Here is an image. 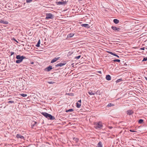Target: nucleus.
Segmentation results:
<instances>
[{"mask_svg":"<svg viewBox=\"0 0 147 147\" xmlns=\"http://www.w3.org/2000/svg\"><path fill=\"white\" fill-rule=\"evenodd\" d=\"M41 114L48 120H53L55 119V117L45 112H42Z\"/></svg>","mask_w":147,"mask_h":147,"instance_id":"1","label":"nucleus"},{"mask_svg":"<svg viewBox=\"0 0 147 147\" xmlns=\"http://www.w3.org/2000/svg\"><path fill=\"white\" fill-rule=\"evenodd\" d=\"M16 58L18 59L16 60V62L17 63H20L24 59L26 58V57L24 56H21L19 55H17Z\"/></svg>","mask_w":147,"mask_h":147,"instance_id":"2","label":"nucleus"},{"mask_svg":"<svg viewBox=\"0 0 147 147\" xmlns=\"http://www.w3.org/2000/svg\"><path fill=\"white\" fill-rule=\"evenodd\" d=\"M111 28L114 30V32H121L122 30V28L114 26H111Z\"/></svg>","mask_w":147,"mask_h":147,"instance_id":"3","label":"nucleus"},{"mask_svg":"<svg viewBox=\"0 0 147 147\" xmlns=\"http://www.w3.org/2000/svg\"><path fill=\"white\" fill-rule=\"evenodd\" d=\"M67 1H63V0H61L59 1H58L57 0V1L56 2V3L57 5H64L67 4Z\"/></svg>","mask_w":147,"mask_h":147,"instance_id":"4","label":"nucleus"},{"mask_svg":"<svg viewBox=\"0 0 147 147\" xmlns=\"http://www.w3.org/2000/svg\"><path fill=\"white\" fill-rule=\"evenodd\" d=\"M103 125L102 122L99 121L98 123L95 124V127L97 129H100L101 128Z\"/></svg>","mask_w":147,"mask_h":147,"instance_id":"5","label":"nucleus"},{"mask_svg":"<svg viewBox=\"0 0 147 147\" xmlns=\"http://www.w3.org/2000/svg\"><path fill=\"white\" fill-rule=\"evenodd\" d=\"M53 16L52 14L51 13H47L46 14V17L45 19H53Z\"/></svg>","mask_w":147,"mask_h":147,"instance_id":"6","label":"nucleus"},{"mask_svg":"<svg viewBox=\"0 0 147 147\" xmlns=\"http://www.w3.org/2000/svg\"><path fill=\"white\" fill-rule=\"evenodd\" d=\"M66 63L65 61H63V62H61L58 63V64L56 65V67H58L59 66L61 67Z\"/></svg>","mask_w":147,"mask_h":147,"instance_id":"7","label":"nucleus"},{"mask_svg":"<svg viewBox=\"0 0 147 147\" xmlns=\"http://www.w3.org/2000/svg\"><path fill=\"white\" fill-rule=\"evenodd\" d=\"M52 68H52V66H49V67L45 68V70L47 71H51Z\"/></svg>","mask_w":147,"mask_h":147,"instance_id":"8","label":"nucleus"},{"mask_svg":"<svg viewBox=\"0 0 147 147\" xmlns=\"http://www.w3.org/2000/svg\"><path fill=\"white\" fill-rule=\"evenodd\" d=\"M134 113V111L132 110H129L127 111V114L129 115H131Z\"/></svg>","mask_w":147,"mask_h":147,"instance_id":"9","label":"nucleus"},{"mask_svg":"<svg viewBox=\"0 0 147 147\" xmlns=\"http://www.w3.org/2000/svg\"><path fill=\"white\" fill-rule=\"evenodd\" d=\"M97 93V92H87V93H86V94L88 97H89V95H94L95 94H98Z\"/></svg>","mask_w":147,"mask_h":147,"instance_id":"10","label":"nucleus"},{"mask_svg":"<svg viewBox=\"0 0 147 147\" xmlns=\"http://www.w3.org/2000/svg\"><path fill=\"white\" fill-rule=\"evenodd\" d=\"M16 137L18 138H20L21 139H24V137L23 136L19 134H17L16 135Z\"/></svg>","mask_w":147,"mask_h":147,"instance_id":"11","label":"nucleus"},{"mask_svg":"<svg viewBox=\"0 0 147 147\" xmlns=\"http://www.w3.org/2000/svg\"><path fill=\"white\" fill-rule=\"evenodd\" d=\"M81 26L82 27L86 28H89L90 27L89 25L88 24H82L81 25Z\"/></svg>","mask_w":147,"mask_h":147,"instance_id":"12","label":"nucleus"},{"mask_svg":"<svg viewBox=\"0 0 147 147\" xmlns=\"http://www.w3.org/2000/svg\"><path fill=\"white\" fill-rule=\"evenodd\" d=\"M108 53H109L110 54H111V55H114V56H116L117 57L119 58V56L118 55H116V54H115V53H114L113 52H110V51H108Z\"/></svg>","mask_w":147,"mask_h":147,"instance_id":"13","label":"nucleus"},{"mask_svg":"<svg viewBox=\"0 0 147 147\" xmlns=\"http://www.w3.org/2000/svg\"><path fill=\"white\" fill-rule=\"evenodd\" d=\"M1 22L3 24H8V22L7 21H5L3 20H1Z\"/></svg>","mask_w":147,"mask_h":147,"instance_id":"14","label":"nucleus"},{"mask_svg":"<svg viewBox=\"0 0 147 147\" xmlns=\"http://www.w3.org/2000/svg\"><path fill=\"white\" fill-rule=\"evenodd\" d=\"M106 78L107 80H111V76L109 75H107L106 76Z\"/></svg>","mask_w":147,"mask_h":147,"instance_id":"15","label":"nucleus"},{"mask_svg":"<svg viewBox=\"0 0 147 147\" xmlns=\"http://www.w3.org/2000/svg\"><path fill=\"white\" fill-rule=\"evenodd\" d=\"M113 22L116 24H118L119 22V20L117 19H114L113 20Z\"/></svg>","mask_w":147,"mask_h":147,"instance_id":"16","label":"nucleus"},{"mask_svg":"<svg viewBox=\"0 0 147 147\" xmlns=\"http://www.w3.org/2000/svg\"><path fill=\"white\" fill-rule=\"evenodd\" d=\"M74 34L70 33L67 35V36L68 38H71L74 36Z\"/></svg>","mask_w":147,"mask_h":147,"instance_id":"17","label":"nucleus"},{"mask_svg":"<svg viewBox=\"0 0 147 147\" xmlns=\"http://www.w3.org/2000/svg\"><path fill=\"white\" fill-rule=\"evenodd\" d=\"M97 147H102V145L101 142H99L98 144Z\"/></svg>","mask_w":147,"mask_h":147,"instance_id":"18","label":"nucleus"},{"mask_svg":"<svg viewBox=\"0 0 147 147\" xmlns=\"http://www.w3.org/2000/svg\"><path fill=\"white\" fill-rule=\"evenodd\" d=\"M65 95H68L69 96H73L74 95V94L73 93H66L65 94Z\"/></svg>","mask_w":147,"mask_h":147,"instance_id":"19","label":"nucleus"},{"mask_svg":"<svg viewBox=\"0 0 147 147\" xmlns=\"http://www.w3.org/2000/svg\"><path fill=\"white\" fill-rule=\"evenodd\" d=\"M76 107L78 108H79L81 106V104L80 103H79L78 102H77L76 103Z\"/></svg>","mask_w":147,"mask_h":147,"instance_id":"20","label":"nucleus"},{"mask_svg":"<svg viewBox=\"0 0 147 147\" xmlns=\"http://www.w3.org/2000/svg\"><path fill=\"white\" fill-rule=\"evenodd\" d=\"M40 40H39L38 41V42L37 44L36 45V46L38 47L40 46Z\"/></svg>","mask_w":147,"mask_h":147,"instance_id":"21","label":"nucleus"},{"mask_svg":"<svg viewBox=\"0 0 147 147\" xmlns=\"http://www.w3.org/2000/svg\"><path fill=\"white\" fill-rule=\"evenodd\" d=\"M114 106V105L112 103H109L108 104V105H107V107H110L111 106Z\"/></svg>","mask_w":147,"mask_h":147,"instance_id":"22","label":"nucleus"},{"mask_svg":"<svg viewBox=\"0 0 147 147\" xmlns=\"http://www.w3.org/2000/svg\"><path fill=\"white\" fill-rule=\"evenodd\" d=\"M73 140L75 141L76 143H77L79 141V139L76 138H74Z\"/></svg>","mask_w":147,"mask_h":147,"instance_id":"23","label":"nucleus"},{"mask_svg":"<svg viewBox=\"0 0 147 147\" xmlns=\"http://www.w3.org/2000/svg\"><path fill=\"white\" fill-rule=\"evenodd\" d=\"M143 122V120L142 119H140L138 121V123L140 124H142Z\"/></svg>","mask_w":147,"mask_h":147,"instance_id":"24","label":"nucleus"},{"mask_svg":"<svg viewBox=\"0 0 147 147\" xmlns=\"http://www.w3.org/2000/svg\"><path fill=\"white\" fill-rule=\"evenodd\" d=\"M113 61L114 62H120V60L118 59H115L113 60Z\"/></svg>","mask_w":147,"mask_h":147,"instance_id":"25","label":"nucleus"},{"mask_svg":"<svg viewBox=\"0 0 147 147\" xmlns=\"http://www.w3.org/2000/svg\"><path fill=\"white\" fill-rule=\"evenodd\" d=\"M20 95L24 97H26L27 96V95L26 94H20Z\"/></svg>","mask_w":147,"mask_h":147,"instance_id":"26","label":"nucleus"},{"mask_svg":"<svg viewBox=\"0 0 147 147\" xmlns=\"http://www.w3.org/2000/svg\"><path fill=\"white\" fill-rule=\"evenodd\" d=\"M73 110H74L73 109H69L67 110H66V111L67 112H71V111H73Z\"/></svg>","mask_w":147,"mask_h":147,"instance_id":"27","label":"nucleus"},{"mask_svg":"<svg viewBox=\"0 0 147 147\" xmlns=\"http://www.w3.org/2000/svg\"><path fill=\"white\" fill-rule=\"evenodd\" d=\"M48 83L50 84H53L55 83V82L54 81H49L48 82Z\"/></svg>","mask_w":147,"mask_h":147,"instance_id":"28","label":"nucleus"},{"mask_svg":"<svg viewBox=\"0 0 147 147\" xmlns=\"http://www.w3.org/2000/svg\"><path fill=\"white\" fill-rule=\"evenodd\" d=\"M7 103H14V102L13 101L9 100L8 102H7Z\"/></svg>","mask_w":147,"mask_h":147,"instance_id":"29","label":"nucleus"},{"mask_svg":"<svg viewBox=\"0 0 147 147\" xmlns=\"http://www.w3.org/2000/svg\"><path fill=\"white\" fill-rule=\"evenodd\" d=\"M32 0H26V2L27 3H29L31 2Z\"/></svg>","mask_w":147,"mask_h":147,"instance_id":"30","label":"nucleus"},{"mask_svg":"<svg viewBox=\"0 0 147 147\" xmlns=\"http://www.w3.org/2000/svg\"><path fill=\"white\" fill-rule=\"evenodd\" d=\"M81 55H79L76 57H75V58L76 59H79L81 57Z\"/></svg>","mask_w":147,"mask_h":147,"instance_id":"31","label":"nucleus"},{"mask_svg":"<svg viewBox=\"0 0 147 147\" xmlns=\"http://www.w3.org/2000/svg\"><path fill=\"white\" fill-rule=\"evenodd\" d=\"M147 61V57H144L143 59L142 60V61Z\"/></svg>","mask_w":147,"mask_h":147,"instance_id":"32","label":"nucleus"},{"mask_svg":"<svg viewBox=\"0 0 147 147\" xmlns=\"http://www.w3.org/2000/svg\"><path fill=\"white\" fill-rule=\"evenodd\" d=\"M55 62V58H54L51 61V63H53Z\"/></svg>","mask_w":147,"mask_h":147,"instance_id":"33","label":"nucleus"},{"mask_svg":"<svg viewBox=\"0 0 147 147\" xmlns=\"http://www.w3.org/2000/svg\"><path fill=\"white\" fill-rule=\"evenodd\" d=\"M145 49H147V48L144 47H142L140 48V50H144Z\"/></svg>","mask_w":147,"mask_h":147,"instance_id":"34","label":"nucleus"},{"mask_svg":"<svg viewBox=\"0 0 147 147\" xmlns=\"http://www.w3.org/2000/svg\"><path fill=\"white\" fill-rule=\"evenodd\" d=\"M122 79H119L117 80V82H119L120 81H122Z\"/></svg>","mask_w":147,"mask_h":147,"instance_id":"35","label":"nucleus"},{"mask_svg":"<svg viewBox=\"0 0 147 147\" xmlns=\"http://www.w3.org/2000/svg\"><path fill=\"white\" fill-rule=\"evenodd\" d=\"M129 131H130L131 132H135L136 131H135L132 130V129H130L129 130Z\"/></svg>","mask_w":147,"mask_h":147,"instance_id":"36","label":"nucleus"},{"mask_svg":"<svg viewBox=\"0 0 147 147\" xmlns=\"http://www.w3.org/2000/svg\"><path fill=\"white\" fill-rule=\"evenodd\" d=\"M60 58V57H56V61L59 60V59Z\"/></svg>","mask_w":147,"mask_h":147,"instance_id":"37","label":"nucleus"},{"mask_svg":"<svg viewBox=\"0 0 147 147\" xmlns=\"http://www.w3.org/2000/svg\"><path fill=\"white\" fill-rule=\"evenodd\" d=\"M11 56L14 54V52H11Z\"/></svg>","mask_w":147,"mask_h":147,"instance_id":"38","label":"nucleus"},{"mask_svg":"<svg viewBox=\"0 0 147 147\" xmlns=\"http://www.w3.org/2000/svg\"><path fill=\"white\" fill-rule=\"evenodd\" d=\"M78 102H80V103H81V100H79L78 101Z\"/></svg>","mask_w":147,"mask_h":147,"instance_id":"39","label":"nucleus"},{"mask_svg":"<svg viewBox=\"0 0 147 147\" xmlns=\"http://www.w3.org/2000/svg\"><path fill=\"white\" fill-rule=\"evenodd\" d=\"M35 125V124H33L32 125V128H33V127Z\"/></svg>","mask_w":147,"mask_h":147,"instance_id":"40","label":"nucleus"},{"mask_svg":"<svg viewBox=\"0 0 147 147\" xmlns=\"http://www.w3.org/2000/svg\"><path fill=\"white\" fill-rule=\"evenodd\" d=\"M37 123V122L36 121H35L34 122V124H35V125L36 124V123Z\"/></svg>","mask_w":147,"mask_h":147,"instance_id":"41","label":"nucleus"},{"mask_svg":"<svg viewBox=\"0 0 147 147\" xmlns=\"http://www.w3.org/2000/svg\"><path fill=\"white\" fill-rule=\"evenodd\" d=\"M144 78L147 81V77H145Z\"/></svg>","mask_w":147,"mask_h":147,"instance_id":"42","label":"nucleus"},{"mask_svg":"<svg viewBox=\"0 0 147 147\" xmlns=\"http://www.w3.org/2000/svg\"><path fill=\"white\" fill-rule=\"evenodd\" d=\"M98 72L99 73H100V74H101V71H98Z\"/></svg>","mask_w":147,"mask_h":147,"instance_id":"43","label":"nucleus"},{"mask_svg":"<svg viewBox=\"0 0 147 147\" xmlns=\"http://www.w3.org/2000/svg\"><path fill=\"white\" fill-rule=\"evenodd\" d=\"M14 40L15 41H16V42H17V40H16L15 39H14Z\"/></svg>","mask_w":147,"mask_h":147,"instance_id":"44","label":"nucleus"},{"mask_svg":"<svg viewBox=\"0 0 147 147\" xmlns=\"http://www.w3.org/2000/svg\"><path fill=\"white\" fill-rule=\"evenodd\" d=\"M14 40L15 41H16V42H17V40H16L15 39H14Z\"/></svg>","mask_w":147,"mask_h":147,"instance_id":"45","label":"nucleus"},{"mask_svg":"<svg viewBox=\"0 0 147 147\" xmlns=\"http://www.w3.org/2000/svg\"><path fill=\"white\" fill-rule=\"evenodd\" d=\"M131 93V92H130V93ZM130 92H129V94H131V93L130 94Z\"/></svg>","mask_w":147,"mask_h":147,"instance_id":"46","label":"nucleus"},{"mask_svg":"<svg viewBox=\"0 0 147 147\" xmlns=\"http://www.w3.org/2000/svg\"><path fill=\"white\" fill-rule=\"evenodd\" d=\"M71 89L70 90V91H71Z\"/></svg>","mask_w":147,"mask_h":147,"instance_id":"47","label":"nucleus"},{"mask_svg":"<svg viewBox=\"0 0 147 147\" xmlns=\"http://www.w3.org/2000/svg\"><path fill=\"white\" fill-rule=\"evenodd\" d=\"M62 60V59H60V60Z\"/></svg>","mask_w":147,"mask_h":147,"instance_id":"48","label":"nucleus"}]
</instances>
